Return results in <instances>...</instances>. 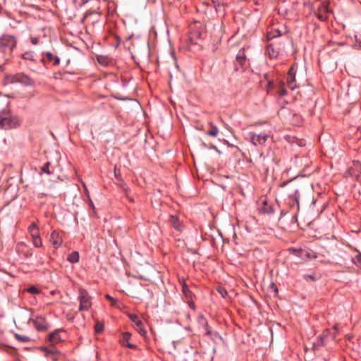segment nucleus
<instances>
[{"instance_id": "nucleus-1", "label": "nucleus", "mask_w": 361, "mask_h": 361, "mask_svg": "<svg viewBox=\"0 0 361 361\" xmlns=\"http://www.w3.org/2000/svg\"><path fill=\"white\" fill-rule=\"evenodd\" d=\"M20 121L17 117L13 116L8 109L0 111V128L4 130L15 128L19 126Z\"/></svg>"}, {"instance_id": "nucleus-2", "label": "nucleus", "mask_w": 361, "mask_h": 361, "mask_svg": "<svg viewBox=\"0 0 361 361\" xmlns=\"http://www.w3.org/2000/svg\"><path fill=\"white\" fill-rule=\"evenodd\" d=\"M17 44V39L15 36L10 35H2L0 37V51L4 54L10 55Z\"/></svg>"}, {"instance_id": "nucleus-3", "label": "nucleus", "mask_w": 361, "mask_h": 361, "mask_svg": "<svg viewBox=\"0 0 361 361\" xmlns=\"http://www.w3.org/2000/svg\"><path fill=\"white\" fill-rule=\"evenodd\" d=\"M78 300L80 302L79 310L88 311L92 307V297L84 288L78 290Z\"/></svg>"}, {"instance_id": "nucleus-4", "label": "nucleus", "mask_w": 361, "mask_h": 361, "mask_svg": "<svg viewBox=\"0 0 361 361\" xmlns=\"http://www.w3.org/2000/svg\"><path fill=\"white\" fill-rule=\"evenodd\" d=\"M28 232L30 233L33 245L35 247H40L42 246V241L40 238L39 228L35 222H32L28 227Z\"/></svg>"}, {"instance_id": "nucleus-5", "label": "nucleus", "mask_w": 361, "mask_h": 361, "mask_svg": "<svg viewBox=\"0 0 361 361\" xmlns=\"http://www.w3.org/2000/svg\"><path fill=\"white\" fill-rule=\"evenodd\" d=\"M345 176L359 180L361 176V163L359 161H353V166L345 171Z\"/></svg>"}, {"instance_id": "nucleus-6", "label": "nucleus", "mask_w": 361, "mask_h": 361, "mask_svg": "<svg viewBox=\"0 0 361 361\" xmlns=\"http://www.w3.org/2000/svg\"><path fill=\"white\" fill-rule=\"evenodd\" d=\"M247 63V59L243 51H239L233 62L234 70L242 71L245 69Z\"/></svg>"}, {"instance_id": "nucleus-7", "label": "nucleus", "mask_w": 361, "mask_h": 361, "mask_svg": "<svg viewBox=\"0 0 361 361\" xmlns=\"http://www.w3.org/2000/svg\"><path fill=\"white\" fill-rule=\"evenodd\" d=\"M128 317L130 320L134 324V327L136 331L142 336H146L147 331L144 327L143 322L140 319L137 315L133 314H129Z\"/></svg>"}, {"instance_id": "nucleus-8", "label": "nucleus", "mask_w": 361, "mask_h": 361, "mask_svg": "<svg viewBox=\"0 0 361 361\" xmlns=\"http://www.w3.org/2000/svg\"><path fill=\"white\" fill-rule=\"evenodd\" d=\"M281 44L276 45L274 43H271L267 46L265 54L271 59H277L281 54Z\"/></svg>"}, {"instance_id": "nucleus-9", "label": "nucleus", "mask_w": 361, "mask_h": 361, "mask_svg": "<svg viewBox=\"0 0 361 361\" xmlns=\"http://www.w3.org/2000/svg\"><path fill=\"white\" fill-rule=\"evenodd\" d=\"M13 82H19L24 85L31 86L35 85V82L28 75L19 73L13 76Z\"/></svg>"}, {"instance_id": "nucleus-10", "label": "nucleus", "mask_w": 361, "mask_h": 361, "mask_svg": "<svg viewBox=\"0 0 361 361\" xmlns=\"http://www.w3.org/2000/svg\"><path fill=\"white\" fill-rule=\"evenodd\" d=\"M268 139V135L264 133L257 135L255 133H250V141L254 146L264 145Z\"/></svg>"}, {"instance_id": "nucleus-11", "label": "nucleus", "mask_w": 361, "mask_h": 361, "mask_svg": "<svg viewBox=\"0 0 361 361\" xmlns=\"http://www.w3.org/2000/svg\"><path fill=\"white\" fill-rule=\"evenodd\" d=\"M182 292L190 308L195 309V303L192 301V293L190 290L188 285L183 282L182 284Z\"/></svg>"}, {"instance_id": "nucleus-12", "label": "nucleus", "mask_w": 361, "mask_h": 361, "mask_svg": "<svg viewBox=\"0 0 361 361\" xmlns=\"http://www.w3.org/2000/svg\"><path fill=\"white\" fill-rule=\"evenodd\" d=\"M286 82L288 87L293 90L297 87L296 81H295V72L293 67H291L288 72L286 76Z\"/></svg>"}, {"instance_id": "nucleus-13", "label": "nucleus", "mask_w": 361, "mask_h": 361, "mask_svg": "<svg viewBox=\"0 0 361 361\" xmlns=\"http://www.w3.org/2000/svg\"><path fill=\"white\" fill-rule=\"evenodd\" d=\"M33 324L37 331H45L48 329V324L42 316H37L33 320Z\"/></svg>"}, {"instance_id": "nucleus-14", "label": "nucleus", "mask_w": 361, "mask_h": 361, "mask_svg": "<svg viewBox=\"0 0 361 361\" xmlns=\"http://www.w3.org/2000/svg\"><path fill=\"white\" fill-rule=\"evenodd\" d=\"M50 242L54 248H59L63 242L62 238L56 231H53L50 235Z\"/></svg>"}, {"instance_id": "nucleus-15", "label": "nucleus", "mask_w": 361, "mask_h": 361, "mask_svg": "<svg viewBox=\"0 0 361 361\" xmlns=\"http://www.w3.org/2000/svg\"><path fill=\"white\" fill-rule=\"evenodd\" d=\"M198 324L204 329V334L207 336L211 335V329L209 326L207 319L202 314L197 317Z\"/></svg>"}, {"instance_id": "nucleus-16", "label": "nucleus", "mask_w": 361, "mask_h": 361, "mask_svg": "<svg viewBox=\"0 0 361 361\" xmlns=\"http://www.w3.org/2000/svg\"><path fill=\"white\" fill-rule=\"evenodd\" d=\"M131 338V334L129 332H124L122 334V338L121 340V344L123 346H126L130 349H135L137 346L134 344L130 343V339Z\"/></svg>"}, {"instance_id": "nucleus-17", "label": "nucleus", "mask_w": 361, "mask_h": 361, "mask_svg": "<svg viewBox=\"0 0 361 361\" xmlns=\"http://www.w3.org/2000/svg\"><path fill=\"white\" fill-rule=\"evenodd\" d=\"M202 37V31L195 30L194 25L190 27L189 39L192 43L197 44V40Z\"/></svg>"}, {"instance_id": "nucleus-18", "label": "nucleus", "mask_w": 361, "mask_h": 361, "mask_svg": "<svg viewBox=\"0 0 361 361\" xmlns=\"http://www.w3.org/2000/svg\"><path fill=\"white\" fill-rule=\"evenodd\" d=\"M334 340L335 338V335L331 334V331L329 329H326L323 331V333L319 336V343L322 345H325L327 343V340L329 338Z\"/></svg>"}, {"instance_id": "nucleus-19", "label": "nucleus", "mask_w": 361, "mask_h": 361, "mask_svg": "<svg viewBox=\"0 0 361 361\" xmlns=\"http://www.w3.org/2000/svg\"><path fill=\"white\" fill-rule=\"evenodd\" d=\"M62 331L61 329H56L49 335V341L51 345H55L62 341L60 333Z\"/></svg>"}, {"instance_id": "nucleus-20", "label": "nucleus", "mask_w": 361, "mask_h": 361, "mask_svg": "<svg viewBox=\"0 0 361 361\" xmlns=\"http://www.w3.org/2000/svg\"><path fill=\"white\" fill-rule=\"evenodd\" d=\"M329 9L327 6L320 7L317 13V18L321 21H325L329 18Z\"/></svg>"}, {"instance_id": "nucleus-21", "label": "nucleus", "mask_w": 361, "mask_h": 361, "mask_svg": "<svg viewBox=\"0 0 361 361\" xmlns=\"http://www.w3.org/2000/svg\"><path fill=\"white\" fill-rule=\"evenodd\" d=\"M281 35V31L279 28L276 27L274 26L270 27L267 31V37L268 40H271L275 37H279Z\"/></svg>"}, {"instance_id": "nucleus-22", "label": "nucleus", "mask_w": 361, "mask_h": 361, "mask_svg": "<svg viewBox=\"0 0 361 361\" xmlns=\"http://www.w3.org/2000/svg\"><path fill=\"white\" fill-rule=\"evenodd\" d=\"M170 222L171 226L178 231H182L183 226L178 218L176 216H171Z\"/></svg>"}, {"instance_id": "nucleus-23", "label": "nucleus", "mask_w": 361, "mask_h": 361, "mask_svg": "<svg viewBox=\"0 0 361 361\" xmlns=\"http://www.w3.org/2000/svg\"><path fill=\"white\" fill-rule=\"evenodd\" d=\"M45 57L46 59L52 63L53 66H56L59 63L60 59L57 56H54L51 52H46L45 53Z\"/></svg>"}, {"instance_id": "nucleus-24", "label": "nucleus", "mask_w": 361, "mask_h": 361, "mask_svg": "<svg viewBox=\"0 0 361 361\" xmlns=\"http://www.w3.org/2000/svg\"><path fill=\"white\" fill-rule=\"evenodd\" d=\"M289 198L299 207L300 194L297 188L294 189L293 193L289 195Z\"/></svg>"}, {"instance_id": "nucleus-25", "label": "nucleus", "mask_w": 361, "mask_h": 361, "mask_svg": "<svg viewBox=\"0 0 361 361\" xmlns=\"http://www.w3.org/2000/svg\"><path fill=\"white\" fill-rule=\"evenodd\" d=\"M67 260L71 263H76L79 261V253L76 251L68 255Z\"/></svg>"}, {"instance_id": "nucleus-26", "label": "nucleus", "mask_w": 361, "mask_h": 361, "mask_svg": "<svg viewBox=\"0 0 361 361\" xmlns=\"http://www.w3.org/2000/svg\"><path fill=\"white\" fill-rule=\"evenodd\" d=\"M209 126H211V130L207 132V135L211 137H216L217 135L219 134L218 128L212 123H209Z\"/></svg>"}, {"instance_id": "nucleus-27", "label": "nucleus", "mask_w": 361, "mask_h": 361, "mask_svg": "<svg viewBox=\"0 0 361 361\" xmlns=\"http://www.w3.org/2000/svg\"><path fill=\"white\" fill-rule=\"evenodd\" d=\"M50 162L47 161L42 168L39 173L42 175V173H45L47 174H51L53 173V171H51L49 169L50 167Z\"/></svg>"}, {"instance_id": "nucleus-28", "label": "nucleus", "mask_w": 361, "mask_h": 361, "mask_svg": "<svg viewBox=\"0 0 361 361\" xmlns=\"http://www.w3.org/2000/svg\"><path fill=\"white\" fill-rule=\"evenodd\" d=\"M277 93L279 96L283 97L287 94V90L285 87V84L281 82L278 87Z\"/></svg>"}, {"instance_id": "nucleus-29", "label": "nucleus", "mask_w": 361, "mask_h": 361, "mask_svg": "<svg viewBox=\"0 0 361 361\" xmlns=\"http://www.w3.org/2000/svg\"><path fill=\"white\" fill-rule=\"evenodd\" d=\"M15 338L20 342H22V343H27V342H29L30 341V338L27 336H25V335H20V334H15Z\"/></svg>"}, {"instance_id": "nucleus-30", "label": "nucleus", "mask_w": 361, "mask_h": 361, "mask_svg": "<svg viewBox=\"0 0 361 361\" xmlns=\"http://www.w3.org/2000/svg\"><path fill=\"white\" fill-rule=\"evenodd\" d=\"M25 291L32 295L39 294L41 292V290L35 286L28 287L25 289Z\"/></svg>"}, {"instance_id": "nucleus-31", "label": "nucleus", "mask_w": 361, "mask_h": 361, "mask_svg": "<svg viewBox=\"0 0 361 361\" xmlns=\"http://www.w3.org/2000/svg\"><path fill=\"white\" fill-rule=\"evenodd\" d=\"M22 58L25 60L34 61V54L32 51H26L22 54Z\"/></svg>"}, {"instance_id": "nucleus-32", "label": "nucleus", "mask_w": 361, "mask_h": 361, "mask_svg": "<svg viewBox=\"0 0 361 361\" xmlns=\"http://www.w3.org/2000/svg\"><path fill=\"white\" fill-rule=\"evenodd\" d=\"M353 262L355 264L361 266V252L357 251V254L353 258Z\"/></svg>"}, {"instance_id": "nucleus-33", "label": "nucleus", "mask_w": 361, "mask_h": 361, "mask_svg": "<svg viewBox=\"0 0 361 361\" xmlns=\"http://www.w3.org/2000/svg\"><path fill=\"white\" fill-rule=\"evenodd\" d=\"M40 350H42L43 352H44L47 355L48 354H55L58 352L54 348H49L47 347H41Z\"/></svg>"}, {"instance_id": "nucleus-34", "label": "nucleus", "mask_w": 361, "mask_h": 361, "mask_svg": "<svg viewBox=\"0 0 361 361\" xmlns=\"http://www.w3.org/2000/svg\"><path fill=\"white\" fill-rule=\"evenodd\" d=\"M97 61L98 62L103 65V66H106L108 64V60H107V58L105 57V56H99L97 57Z\"/></svg>"}, {"instance_id": "nucleus-35", "label": "nucleus", "mask_w": 361, "mask_h": 361, "mask_svg": "<svg viewBox=\"0 0 361 361\" xmlns=\"http://www.w3.org/2000/svg\"><path fill=\"white\" fill-rule=\"evenodd\" d=\"M103 330H104V324L102 323L97 322L95 325V331L99 334V333L102 332Z\"/></svg>"}, {"instance_id": "nucleus-36", "label": "nucleus", "mask_w": 361, "mask_h": 361, "mask_svg": "<svg viewBox=\"0 0 361 361\" xmlns=\"http://www.w3.org/2000/svg\"><path fill=\"white\" fill-rule=\"evenodd\" d=\"M105 298H106L107 300H109V301H111V303H112L113 305H114V304H115V303L117 302V300H116V299H114V298H112V297H111V295H109V294H106V295H105Z\"/></svg>"}, {"instance_id": "nucleus-37", "label": "nucleus", "mask_w": 361, "mask_h": 361, "mask_svg": "<svg viewBox=\"0 0 361 361\" xmlns=\"http://www.w3.org/2000/svg\"><path fill=\"white\" fill-rule=\"evenodd\" d=\"M295 179V178H293V179H290L289 180H287V181H283L282 182L281 184H280V187L281 188H283L285 186H286L288 183L293 182L294 180Z\"/></svg>"}, {"instance_id": "nucleus-38", "label": "nucleus", "mask_w": 361, "mask_h": 361, "mask_svg": "<svg viewBox=\"0 0 361 361\" xmlns=\"http://www.w3.org/2000/svg\"><path fill=\"white\" fill-rule=\"evenodd\" d=\"M30 41L32 44L36 45L39 43V39L38 37H31Z\"/></svg>"}, {"instance_id": "nucleus-39", "label": "nucleus", "mask_w": 361, "mask_h": 361, "mask_svg": "<svg viewBox=\"0 0 361 361\" xmlns=\"http://www.w3.org/2000/svg\"><path fill=\"white\" fill-rule=\"evenodd\" d=\"M212 1L215 4V6H219L223 4L222 0H212Z\"/></svg>"}, {"instance_id": "nucleus-40", "label": "nucleus", "mask_w": 361, "mask_h": 361, "mask_svg": "<svg viewBox=\"0 0 361 361\" xmlns=\"http://www.w3.org/2000/svg\"><path fill=\"white\" fill-rule=\"evenodd\" d=\"M249 2H253L255 5H259L262 0H247Z\"/></svg>"}, {"instance_id": "nucleus-41", "label": "nucleus", "mask_w": 361, "mask_h": 361, "mask_svg": "<svg viewBox=\"0 0 361 361\" xmlns=\"http://www.w3.org/2000/svg\"><path fill=\"white\" fill-rule=\"evenodd\" d=\"M271 289L275 292V293H277L278 292V288L276 287V286L274 283H271V285H270Z\"/></svg>"}, {"instance_id": "nucleus-42", "label": "nucleus", "mask_w": 361, "mask_h": 361, "mask_svg": "<svg viewBox=\"0 0 361 361\" xmlns=\"http://www.w3.org/2000/svg\"><path fill=\"white\" fill-rule=\"evenodd\" d=\"M263 212L264 213H267V214H269V213H272L273 212V209L270 207L269 209H262Z\"/></svg>"}, {"instance_id": "nucleus-43", "label": "nucleus", "mask_w": 361, "mask_h": 361, "mask_svg": "<svg viewBox=\"0 0 361 361\" xmlns=\"http://www.w3.org/2000/svg\"><path fill=\"white\" fill-rule=\"evenodd\" d=\"M90 204L91 206V207L94 209V204H93V202L91 200H90Z\"/></svg>"}, {"instance_id": "nucleus-44", "label": "nucleus", "mask_w": 361, "mask_h": 361, "mask_svg": "<svg viewBox=\"0 0 361 361\" xmlns=\"http://www.w3.org/2000/svg\"><path fill=\"white\" fill-rule=\"evenodd\" d=\"M114 173H115L116 178L118 179L119 178V176H118V174L116 173V170L114 171Z\"/></svg>"}, {"instance_id": "nucleus-45", "label": "nucleus", "mask_w": 361, "mask_h": 361, "mask_svg": "<svg viewBox=\"0 0 361 361\" xmlns=\"http://www.w3.org/2000/svg\"><path fill=\"white\" fill-rule=\"evenodd\" d=\"M83 187H84L85 190L87 192V188H86V185L85 183H83Z\"/></svg>"}, {"instance_id": "nucleus-46", "label": "nucleus", "mask_w": 361, "mask_h": 361, "mask_svg": "<svg viewBox=\"0 0 361 361\" xmlns=\"http://www.w3.org/2000/svg\"><path fill=\"white\" fill-rule=\"evenodd\" d=\"M308 278H310V279H314V277H313L312 276H311V275H309V276H308Z\"/></svg>"}, {"instance_id": "nucleus-47", "label": "nucleus", "mask_w": 361, "mask_h": 361, "mask_svg": "<svg viewBox=\"0 0 361 361\" xmlns=\"http://www.w3.org/2000/svg\"><path fill=\"white\" fill-rule=\"evenodd\" d=\"M219 293H220L222 295H223V294H224V292H223L222 290H219Z\"/></svg>"}]
</instances>
